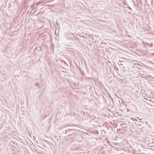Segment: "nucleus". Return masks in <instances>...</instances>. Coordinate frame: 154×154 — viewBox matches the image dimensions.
I'll return each mask as SVG.
<instances>
[{"label":"nucleus","instance_id":"nucleus-1","mask_svg":"<svg viewBox=\"0 0 154 154\" xmlns=\"http://www.w3.org/2000/svg\"><path fill=\"white\" fill-rule=\"evenodd\" d=\"M83 114L84 115L86 116L87 117H89V118L90 117V116L89 115V114H88L86 112H84V111H83Z\"/></svg>","mask_w":154,"mask_h":154},{"label":"nucleus","instance_id":"nucleus-2","mask_svg":"<svg viewBox=\"0 0 154 154\" xmlns=\"http://www.w3.org/2000/svg\"><path fill=\"white\" fill-rule=\"evenodd\" d=\"M131 119L132 120H133L134 121H135L136 122H134V123L136 124H137V122H138L137 120L136 119H135L134 118H131Z\"/></svg>","mask_w":154,"mask_h":154},{"label":"nucleus","instance_id":"nucleus-3","mask_svg":"<svg viewBox=\"0 0 154 154\" xmlns=\"http://www.w3.org/2000/svg\"><path fill=\"white\" fill-rule=\"evenodd\" d=\"M142 124H144V122H141V121H140V122H139V123H138V125H140V126H142Z\"/></svg>","mask_w":154,"mask_h":154},{"label":"nucleus","instance_id":"nucleus-4","mask_svg":"<svg viewBox=\"0 0 154 154\" xmlns=\"http://www.w3.org/2000/svg\"><path fill=\"white\" fill-rule=\"evenodd\" d=\"M69 131H70L72 130H74L75 129L73 128H69L68 129Z\"/></svg>","mask_w":154,"mask_h":154},{"label":"nucleus","instance_id":"nucleus-5","mask_svg":"<svg viewBox=\"0 0 154 154\" xmlns=\"http://www.w3.org/2000/svg\"><path fill=\"white\" fill-rule=\"evenodd\" d=\"M35 85L36 86H37L38 87H39V84L37 83H35Z\"/></svg>","mask_w":154,"mask_h":154},{"label":"nucleus","instance_id":"nucleus-6","mask_svg":"<svg viewBox=\"0 0 154 154\" xmlns=\"http://www.w3.org/2000/svg\"><path fill=\"white\" fill-rule=\"evenodd\" d=\"M69 129L66 130L65 131V133H68L69 131Z\"/></svg>","mask_w":154,"mask_h":154},{"label":"nucleus","instance_id":"nucleus-7","mask_svg":"<svg viewBox=\"0 0 154 154\" xmlns=\"http://www.w3.org/2000/svg\"><path fill=\"white\" fill-rule=\"evenodd\" d=\"M61 61L62 62H64V63H66V62H64L63 60H61Z\"/></svg>","mask_w":154,"mask_h":154},{"label":"nucleus","instance_id":"nucleus-8","mask_svg":"<svg viewBox=\"0 0 154 154\" xmlns=\"http://www.w3.org/2000/svg\"><path fill=\"white\" fill-rule=\"evenodd\" d=\"M137 118L138 119H139V120H142V119H140V118H138V117H137Z\"/></svg>","mask_w":154,"mask_h":154},{"label":"nucleus","instance_id":"nucleus-9","mask_svg":"<svg viewBox=\"0 0 154 154\" xmlns=\"http://www.w3.org/2000/svg\"><path fill=\"white\" fill-rule=\"evenodd\" d=\"M146 124H147L148 123V122H147L146 121L145 122Z\"/></svg>","mask_w":154,"mask_h":154},{"label":"nucleus","instance_id":"nucleus-10","mask_svg":"<svg viewBox=\"0 0 154 154\" xmlns=\"http://www.w3.org/2000/svg\"><path fill=\"white\" fill-rule=\"evenodd\" d=\"M129 9H131V10H132L129 7Z\"/></svg>","mask_w":154,"mask_h":154},{"label":"nucleus","instance_id":"nucleus-11","mask_svg":"<svg viewBox=\"0 0 154 154\" xmlns=\"http://www.w3.org/2000/svg\"><path fill=\"white\" fill-rule=\"evenodd\" d=\"M152 54H153V55H154V52Z\"/></svg>","mask_w":154,"mask_h":154}]
</instances>
